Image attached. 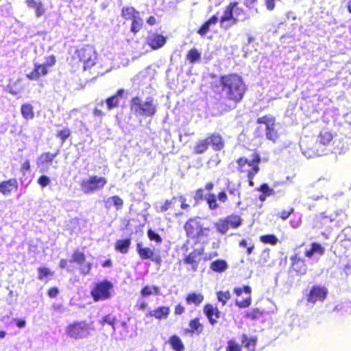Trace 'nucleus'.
<instances>
[{
  "label": "nucleus",
  "instance_id": "nucleus-1",
  "mask_svg": "<svg viewBox=\"0 0 351 351\" xmlns=\"http://www.w3.org/2000/svg\"><path fill=\"white\" fill-rule=\"evenodd\" d=\"M219 84L223 97L236 103L242 99L245 88L240 76L236 74L223 75L220 78Z\"/></svg>",
  "mask_w": 351,
  "mask_h": 351
},
{
  "label": "nucleus",
  "instance_id": "nucleus-2",
  "mask_svg": "<svg viewBox=\"0 0 351 351\" xmlns=\"http://www.w3.org/2000/svg\"><path fill=\"white\" fill-rule=\"evenodd\" d=\"M250 19V16L241 8L238 3H230L224 10L220 19L221 27L225 29L230 28L239 21H245Z\"/></svg>",
  "mask_w": 351,
  "mask_h": 351
},
{
  "label": "nucleus",
  "instance_id": "nucleus-3",
  "mask_svg": "<svg viewBox=\"0 0 351 351\" xmlns=\"http://www.w3.org/2000/svg\"><path fill=\"white\" fill-rule=\"evenodd\" d=\"M157 106L153 98L143 100L139 97H133L130 102L131 112L136 117H152L156 114Z\"/></svg>",
  "mask_w": 351,
  "mask_h": 351
},
{
  "label": "nucleus",
  "instance_id": "nucleus-4",
  "mask_svg": "<svg viewBox=\"0 0 351 351\" xmlns=\"http://www.w3.org/2000/svg\"><path fill=\"white\" fill-rule=\"evenodd\" d=\"M184 230L187 236L193 239L207 237L210 232L208 228L204 227L199 217L189 219L184 225Z\"/></svg>",
  "mask_w": 351,
  "mask_h": 351
},
{
  "label": "nucleus",
  "instance_id": "nucleus-5",
  "mask_svg": "<svg viewBox=\"0 0 351 351\" xmlns=\"http://www.w3.org/2000/svg\"><path fill=\"white\" fill-rule=\"evenodd\" d=\"M65 333L74 339H85L90 335V327L85 322H75L66 326Z\"/></svg>",
  "mask_w": 351,
  "mask_h": 351
},
{
  "label": "nucleus",
  "instance_id": "nucleus-6",
  "mask_svg": "<svg viewBox=\"0 0 351 351\" xmlns=\"http://www.w3.org/2000/svg\"><path fill=\"white\" fill-rule=\"evenodd\" d=\"M106 183L107 180L105 178L92 176L82 180L80 189L85 194H93L95 191L102 189Z\"/></svg>",
  "mask_w": 351,
  "mask_h": 351
},
{
  "label": "nucleus",
  "instance_id": "nucleus-7",
  "mask_svg": "<svg viewBox=\"0 0 351 351\" xmlns=\"http://www.w3.org/2000/svg\"><path fill=\"white\" fill-rule=\"evenodd\" d=\"M260 157L258 154L253 155L251 160L245 158H240L237 160L239 170L243 173H247V178H254V176L258 172Z\"/></svg>",
  "mask_w": 351,
  "mask_h": 351
},
{
  "label": "nucleus",
  "instance_id": "nucleus-8",
  "mask_svg": "<svg viewBox=\"0 0 351 351\" xmlns=\"http://www.w3.org/2000/svg\"><path fill=\"white\" fill-rule=\"evenodd\" d=\"M78 57L84 64V70L90 68L95 64L96 53L93 48L87 45L77 51Z\"/></svg>",
  "mask_w": 351,
  "mask_h": 351
},
{
  "label": "nucleus",
  "instance_id": "nucleus-9",
  "mask_svg": "<svg viewBox=\"0 0 351 351\" xmlns=\"http://www.w3.org/2000/svg\"><path fill=\"white\" fill-rule=\"evenodd\" d=\"M112 289V283L104 281L97 284L91 293L95 301L104 300L110 298V290Z\"/></svg>",
  "mask_w": 351,
  "mask_h": 351
},
{
  "label": "nucleus",
  "instance_id": "nucleus-10",
  "mask_svg": "<svg viewBox=\"0 0 351 351\" xmlns=\"http://www.w3.org/2000/svg\"><path fill=\"white\" fill-rule=\"evenodd\" d=\"M258 123L264 124L266 127V137L275 142L278 138V132L275 130V119L271 115L261 117L257 119Z\"/></svg>",
  "mask_w": 351,
  "mask_h": 351
},
{
  "label": "nucleus",
  "instance_id": "nucleus-11",
  "mask_svg": "<svg viewBox=\"0 0 351 351\" xmlns=\"http://www.w3.org/2000/svg\"><path fill=\"white\" fill-rule=\"evenodd\" d=\"M325 249L319 243H313L311 248L305 250V256L317 262L319 258L324 254Z\"/></svg>",
  "mask_w": 351,
  "mask_h": 351
},
{
  "label": "nucleus",
  "instance_id": "nucleus-12",
  "mask_svg": "<svg viewBox=\"0 0 351 351\" xmlns=\"http://www.w3.org/2000/svg\"><path fill=\"white\" fill-rule=\"evenodd\" d=\"M147 43L152 49H158L166 43V38L157 33H149Z\"/></svg>",
  "mask_w": 351,
  "mask_h": 351
},
{
  "label": "nucleus",
  "instance_id": "nucleus-13",
  "mask_svg": "<svg viewBox=\"0 0 351 351\" xmlns=\"http://www.w3.org/2000/svg\"><path fill=\"white\" fill-rule=\"evenodd\" d=\"M327 294V290L324 287H313L308 296V302L315 304L317 301H323Z\"/></svg>",
  "mask_w": 351,
  "mask_h": 351
},
{
  "label": "nucleus",
  "instance_id": "nucleus-14",
  "mask_svg": "<svg viewBox=\"0 0 351 351\" xmlns=\"http://www.w3.org/2000/svg\"><path fill=\"white\" fill-rule=\"evenodd\" d=\"M34 69L29 73L26 74V77L30 80H38L41 76L47 75L48 70L47 66L43 65L38 62L34 63Z\"/></svg>",
  "mask_w": 351,
  "mask_h": 351
},
{
  "label": "nucleus",
  "instance_id": "nucleus-15",
  "mask_svg": "<svg viewBox=\"0 0 351 351\" xmlns=\"http://www.w3.org/2000/svg\"><path fill=\"white\" fill-rule=\"evenodd\" d=\"M203 253V249H195L187 255L184 259L186 264L191 265L193 271L197 268L198 263L200 261L201 256Z\"/></svg>",
  "mask_w": 351,
  "mask_h": 351
},
{
  "label": "nucleus",
  "instance_id": "nucleus-16",
  "mask_svg": "<svg viewBox=\"0 0 351 351\" xmlns=\"http://www.w3.org/2000/svg\"><path fill=\"white\" fill-rule=\"evenodd\" d=\"M234 293L239 296L241 295L243 292H245L248 295V297L242 301H236V304L241 308H246L249 306L251 304V288L249 286H244L243 288L241 287H236L234 289Z\"/></svg>",
  "mask_w": 351,
  "mask_h": 351
},
{
  "label": "nucleus",
  "instance_id": "nucleus-17",
  "mask_svg": "<svg viewBox=\"0 0 351 351\" xmlns=\"http://www.w3.org/2000/svg\"><path fill=\"white\" fill-rule=\"evenodd\" d=\"M292 267L300 275H304L307 271L306 265L304 259L301 258L298 254H295L291 257Z\"/></svg>",
  "mask_w": 351,
  "mask_h": 351
},
{
  "label": "nucleus",
  "instance_id": "nucleus-18",
  "mask_svg": "<svg viewBox=\"0 0 351 351\" xmlns=\"http://www.w3.org/2000/svg\"><path fill=\"white\" fill-rule=\"evenodd\" d=\"M18 189V182L15 178H12L0 183V193L8 196L14 191Z\"/></svg>",
  "mask_w": 351,
  "mask_h": 351
},
{
  "label": "nucleus",
  "instance_id": "nucleus-19",
  "mask_svg": "<svg viewBox=\"0 0 351 351\" xmlns=\"http://www.w3.org/2000/svg\"><path fill=\"white\" fill-rule=\"evenodd\" d=\"M204 312L209 319L210 323L214 325L217 323V319L220 317V311L217 307H214L212 304H208L204 306Z\"/></svg>",
  "mask_w": 351,
  "mask_h": 351
},
{
  "label": "nucleus",
  "instance_id": "nucleus-20",
  "mask_svg": "<svg viewBox=\"0 0 351 351\" xmlns=\"http://www.w3.org/2000/svg\"><path fill=\"white\" fill-rule=\"evenodd\" d=\"M209 141V144L212 145V147L215 151H219L224 147V142L222 137L219 134H212L207 137Z\"/></svg>",
  "mask_w": 351,
  "mask_h": 351
},
{
  "label": "nucleus",
  "instance_id": "nucleus-21",
  "mask_svg": "<svg viewBox=\"0 0 351 351\" xmlns=\"http://www.w3.org/2000/svg\"><path fill=\"white\" fill-rule=\"evenodd\" d=\"M136 250L142 259H152L153 261H157V259L153 258L154 251L149 247H143L142 243H137Z\"/></svg>",
  "mask_w": 351,
  "mask_h": 351
},
{
  "label": "nucleus",
  "instance_id": "nucleus-22",
  "mask_svg": "<svg viewBox=\"0 0 351 351\" xmlns=\"http://www.w3.org/2000/svg\"><path fill=\"white\" fill-rule=\"evenodd\" d=\"M169 313V308L166 306L158 307L157 309L154 311H150L149 312V315L151 317H154L156 319H163L166 318Z\"/></svg>",
  "mask_w": 351,
  "mask_h": 351
},
{
  "label": "nucleus",
  "instance_id": "nucleus-23",
  "mask_svg": "<svg viewBox=\"0 0 351 351\" xmlns=\"http://www.w3.org/2000/svg\"><path fill=\"white\" fill-rule=\"evenodd\" d=\"M160 288L154 285H146L141 291L142 298L148 297L152 295H159Z\"/></svg>",
  "mask_w": 351,
  "mask_h": 351
},
{
  "label": "nucleus",
  "instance_id": "nucleus-24",
  "mask_svg": "<svg viewBox=\"0 0 351 351\" xmlns=\"http://www.w3.org/2000/svg\"><path fill=\"white\" fill-rule=\"evenodd\" d=\"M208 141H209L207 138L205 139L199 140L194 147L193 152L196 154H201L204 153L208 149V145H210Z\"/></svg>",
  "mask_w": 351,
  "mask_h": 351
},
{
  "label": "nucleus",
  "instance_id": "nucleus-25",
  "mask_svg": "<svg viewBox=\"0 0 351 351\" xmlns=\"http://www.w3.org/2000/svg\"><path fill=\"white\" fill-rule=\"evenodd\" d=\"M219 19L217 16H213L208 21H206L198 30V34L201 36H204L210 29V27L213 25H215L218 22Z\"/></svg>",
  "mask_w": 351,
  "mask_h": 351
},
{
  "label": "nucleus",
  "instance_id": "nucleus-26",
  "mask_svg": "<svg viewBox=\"0 0 351 351\" xmlns=\"http://www.w3.org/2000/svg\"><path fill=\"white\" fill-rule=\"evenodd\" d=\"M58 153L51 154L49 152L44 153L40 155L37 160V165L38 167L44 165L45 164L50 163L56 157Z\"/></svg>",
  "mask_w": 351,
  "mask_h": 351
},
{
  "label": "nucleus",
  "instance_id": "nucleus-27",
  "mask_svg": "<svg viewBox=\"0 0 351 351\" xmlns=\"http://www.w3.org/2000/svg\"><path fill=\"white\" fill-rule=\"evenodd\" d=\"M210 268L216 272H223L227 269L228 264L223 260H217L211 263Z\"/></svg>",
  "mask_w": 351,
  "mask_h": 351
},
{
  "label": "nucleus",
  "instance_id": "nucleus-28",
  "mask_svg": "<svg viewBox=\"0 0 351 351\" xmlns=\"http://www.w3.org/2000/svg\"><path fill=\"white\" fill-rule=\"evenodd\" d=\"M177 202V198L173 197L169 200H166L163 204L156 206V208L158 212H165L169 208H174Z\"/></svg>",
  "mask_w": 351,
  "mask_h": 351
},
{
  "label": "nucleus",
  "instance_id": "nucleus-29",
  "mask_svg": "<svg viewBox=\"0 0 351 351\" xmlns=\"http://www.w3.org/2000/svg\"><path fill=\"white\" fill-rule=\"evenodd\" d=\"M130 245V239L118 240L115 243V250L123 254H125L128 252Z\"/></svg>",
  "mask_w": 351,
  "mask_h": 351
},
{
  "label": "nucleus",
  "instance_id": "nucleus-30",
  "mask_svg": "<svg viewBox=\"0 0 351 351\" xmlns=\"http://www.w3.org/2000/svg\"><path fill=\"white\" fill-rule=\"evenodd\" d=\"M21 114L25 119H32L34 117L33 107L29 104H25L21 106Z\"/></svg>",
  "mask_w": 351,
  "mask_h": 351
},
{
  "label": "nucleus",
  "instance_id": "nucleus-31",
  "mask_svg": "<svg viewBox=\"0 0 351 351\" xmlns=\"http://www.w3.org/2000/svg\"><path fill=\"white\" fill-rule=\"evenodd\" d=\"M117 322L116 317L112 314L107 315L103 317L99 321L101 326H104L105 324H108L112 326L113 332H115V323Z\"/></svg>",
  "mask_w": 351,
  "mask_h": 351
},
{
  "label": "nucleus",
  "instance_id": "nucleus-32",
  "mask_svg": "<svg viewBox=\"0 0 351 351\" xmlns=\"http://www.w3.org/2000/svg\"><path fill=\"white\" fill-rule=\"evenodd\" d=\"M230 228H237L241 224V219L238 215H230L224 219Z\"/></svg>",
  "mask_w": 351,
  "mask_h": 351
},
{
  "label": "nucleus",
  "instance_id": "nucleus-33",
  "mask_svg": "<svg viewBox=\"0 0 351 351\" xmlns=\"http://www.w3.org/2000/svg\"><path fill=\"white\" fill-rule=\"evenodd\" d=\"M132 23L131 26V32L134 34L138 32L143 25V21L140 16V14H137L132 19Z\"/></svg>",
  "mask_w": 351,
  "mask_h": 351
},
{
  "label": "nucleus",
  "instance_id": "nucleus-34",
  "mask_svg": "<svg viewBox=\"0 0 351 351\" xmlns=\"http://www.w3.org/2000/svg\"><path fill=\"white\" fill-rule=\"evenodd\" d=\"M189 331L197 335L200 334L203 330V325L200 324L199 319L195 318L189 322Z\"/></svg>",
  "mask_w": 351,
  "mask_h": 351
},
{
  "label": "nucleus",
  "instance_id": "nucleus-35",
  "mask_svg": "<svg viewBox=\"0 0 351 351\" xmlns=\"http://www.w3.org/2000/svg\"><path fill=\"white\" fill-rule=\"evenodd\" d=\"M332 139V134L326 130L322 131L318 137V141H319V144H322L323 145H328L331 141Z\"/></svg>",
  "mask_w": 351,
  "mask_h": 351
},
{
  "label": "nucleus",
  "instance_id": "nucleus-36",
  "mask_svg": "<svg viewBox=\"0 0 351 351\" xmlns=\"http://www.w3.org/2000/svg\"><path fill=\"white\" fill-rule=\"evenodd\" d=\"M139 14V12L136 10L132 7H125L122 9V16L126 20L132 19L134 16Z\"/></svg>",
  "mask_w": 351,
  "mask_h": 351
},
{
  "label": "nucleus",
  "instance_id": "nucleus-37",
  "mask_svg": "<svg viewBox=\"0 0 351 351\" xmlns=\"http://www.w3.org/2000/svg\"><path fill=\"white\" fill-rule=\"evenodd\" d=\"M106 204V205H108V206L112 205V206H115L117 210H119L122 208L123 204V201L119 196L114 195L111 197H109L107 199Z\"/></svg>",
  "mask_w": 351,
  "mask_h": 351
},
{
  "label": "nucleus",
  "instance_id": "nucleus-38",
  "mask_svg": "<svg viewBox=\"0 0 351 351\" xmlns=\"http://www.w3.org/2000/svg\"><path fill=\"white\" fill-rule=\"evenodd\" d=\"M204 300V296L200 293H190L186 298V302L188 304H199Z\"/></svg>",
  "mask_w": 351,
  "mask_h": 351
},
{
  "label": "nucleus",
  "instance_id": "nucleus-39",
  "mask_svg": "<svg viewBox=\"0 0 351 351\" xmlns=\"http://www.w3.org/2000/svg\"><path fill=\"white\" fill-rule=\"evenodd\" d=\"M170 343L173 349L176 351H183L184 349V346L181 339L177 336H173L170 339Z\"/></svg>",
  "mask_w": 351,
  "mask_h": 351
},
{
  "label": "nucleus",
  "instance_id": "nucleus-40",
  "mask_svg": "<svg viewBox=\"0 0 351 351\" xmlns=\"http://www.w3.org/2000/svg\"><path fill=\"white\" fill-rule=\"evenodd\" d=\"M242 344L249 351H254L256 342L253 339H248L245 335L242 336L241 339Z\"/></svg>",
  "mask_w": 351,
  "mask_h": 351
},
{
  "label": "nucleus",
  "instance_id": "nucleus-41",
  "mask_svg": "<svg viewBox=\"0 0 351 351\" xmlns=\"http://www.w3.org/2000/svg\"><path fill=\"white\" fill-rule=\"evenodd\" d=\"M205 199L211 210H215L219 207V204L217 202V198L215 194L209 193L205 197Z\"/></svg>",
  "mask_w": 351,
  "mask_h": 351
},
{
  "label": "nucleus",
  "instance_id": "nucleus-42",
  "mask_svg": "<svg viewBox=\"0 0 351 351\" xmlns=\"http://www.w3.org/2000/svg\"><path fill=\"white\" fill-rule=\"evenodd\" d=\"M215 226L216 227L217 231L221 234H226L230 229L227 222L224 219H219L217 223H215Z\"/></svg>",
  "mask_w": 351,
  "mask_h": 351
},
{
  "label": "nucleus",
  "instance_id": "nucleus-43",
  "mask_svg": "<svg viewBox=\"0 0 351 351\" xmlns=\"http://www.w3.org/2000/svg\"><path fill=\"white\" fill-rule=\"evenodd\" d=\"M86 258L84 254L82 252L79 251H75L71 256V259L69 261L70 262H75L78 265L84 263L85 262Z\"/></svg>",
  "mask_w": 351,
  "mask_h": 351
},
{
  "label": "nucleus",
  "instance_id": "nucleus-44",
  "mask_svg": "<svg viewBox=\"0 0 351 351\" xmlns=\"http://www.w3.org/2000/svg\"><path fill=\"white\" fill-rule=\"evenodd\" d=\"M200 53L196 49H193L189 51L186 58L191 63H194L200 59Z\"/></svg>",
  "mask_w": 351,
  "mask_h": 351
},
{
  "label": "nucleus",
  "instance_id": "nucleus-45",
  "mask_svg": "<svg viewBox=\"0 0 351 351\" xmlns=\"http://www.w3.org/2000/svg\"><path fill=\"white\" fill-rule=\"evenodd\" d=\"M217 299L219 302L222 303L223 305H225L227 301L230 298L231 294L230 291H219L217 293Z\"/></svg>",
  "mask_w": 351,
  "mask_h": 351
},
{
  "label": "nucleus",
  "instance_id": "nucleus-46",
  "mask_svg": "<svg viewBox=\"0 0 351 351\" xmlns=\"http://www.w3.org/2000/svg\"><path fill=\"white\" fill-rule=\"evenodd\" d=\"M38 278L41 280L53 275V272L49 269L46 267H40L38 268Z\"/></svg>",
  "mask_w": 351,
  "mask_h": 351
},
{
  "label": "nucleus",
  "instance_id": "nucleus-47",
  "mask_svg": "<svg viewBox=\"0 0 351 351\" xmlns=\"http://www.w3.org/2000/svg\"><path fill=\"white\" fill-rule=\"evenodd\" d=\"M260 239L263 243H270L271 245H276L278 241V239L272 234L261 236Z\"/></svg>",
  "mask_w": 351,
  "mask_h": 351
},
{
  "label": "nucleus",
  "instance_id": "nucleus-48",
  "mask_svg": "<svg viewBox=\"0 0 351 351\" xmlns=\"http://www.w3.org/2000/svg\"><path fill=\"white\" fill-rule=\"evenodd\" d=\"M241 347L234 340H230L228 342L226 351H241Z\"/></svg>",
  "mask_w": 351,
  "mask_h": 351
},
{
  "label": "nucleus",
  "instance_id": "nucleus-49",
  "mask_svg": "<svg viewBox=\"0 0 351 351\" xmlns=\"http://www.w3.org/2000/svg\"><path fill=\"white\" fill-rule=\"evenodd\" d=\"M259 191L265 194L267 197L274 195L275 194V191L273 189L270 188L267 184H263L261 186Z\"/></svg>",
  "mask_w": 351,
  "mask_h": 351
},
{
  "label": "nucleus",
  "instance_id": "nucleus-50",
  "mask_svg": "<svg viewBox=\"0 0 351 351\" xmlns=\"http://www.w3.org/2000/svg\"><path fill=\"white\" fill-rule=\"evenodd\" d=\"M106 102L108 110H111L112 108L116 107L119 104V99L117 95H114L108 98Z\"/></svg>",
  "mask_w": 351,
  "mask_h": 351
},
{
  "label": "nucleus",
  "instance_id": "nucleus-51",
  "mask_svg": "<svg viewBox=\"0 0 351 351\" xmlns=\"http://www.w3.org/2000/svg\"><path fill=\"white\" fill-rule=\"evenodd\" d=\"M70 135V130L69 128H64L62 130L58 132L57 137L61 139L62 143H64Z\"/></svg>",
  "mask_w": 351,
  "mask_h": 351
},
{
  "label": "nucleus",
  "instance_id": "nucleus-52",
  "mask_svg": "<svg viewBox=\"0 0 351 351\" xmlns=\"http://www.w3.org/2000/svg\"><path fill=\"white\" fill-rule=\"evenodd\" d=\"M147 236L151 241H154L158 243H160L162 242V239L160 235L152 230H148Z\"/></svg>",
  "mask_w": 351,
  "mask_h": 351
},
{
  "label": "nucleus",
  "instance_id": "nucleus-53",
  "mask_svg": "<svg viewBox=\"0 0 351 351\" xmlns=\"http://www.w3.org/2000/svg\"><path fill=\"white\" fill-rule=\"evenodd\" d=\"M228 192L234 196L240 197V192L239 191V186H236L234 185L231 186L230 184L227 186Z\"/></svg>",
  "mask_w": 351,
  "mask_h": 351
},
{
  "label": "nucleus",
  "instance_id": "nucleus-54",
  "mask_svg": "<svg viewBox=\"0 0 351 351\" xmlns=\"http://www.w3.org/2000/svg\"><path fill=\"white\" fill-rule=\"evenodd\" d=\"M51 182L50 178L47 176H41L38 180V183L42 186V187H46L48 186Z\"/></svg>",
  "mask_w": 351,
  "mask_h": 351
},
{
  "label": "nucleus",
  "instance_id": "nucleus-55",
  "mask_svg": "<svg viewBox=\"0 0 351 351\" xmlns=\"http://www.w3.org/2000/svg\"><path fill=\"white\" fill-rule=\"evenodd\" d=\"M81 273L83 274H87L89 273L91 269V264L90 263H86L79 265Z\"/></svg>",
  "mask_w": 351,
  "mask_h": 351
},
{
  "label": "nucleus",
  "instance_id": "nucleus-56",
  "mask_svg": "<svg viewBox=\"0 0 351 351\" xmlns=\"http://www.w3.org/2000/svg\"><path fill=\"white\" fill-rule=\"evenodd\" d=\"M56 57L53 55L48 56L46 58V60L45 63L43 64V65L47 66V70L49 67L53 66L56 64Z\"/></svg>",
  "mask_w": 351,
  "mask_h": 351
},
{
  "label": "nucleus",
  "instance_id": "nucleus-57",
  "mask_svg": "<svg viewBox=\"0 0 351 351\" xmlns=\"http://www.w3.org/2000/svg\"><path fill=\"white\" fill-rule=\"evenodd\" d=\"M177 198V202L180 203V207L183 210H187L190 206L186 203V199L183 195H180L178 197H176Z\"/></svg>",
  "mask_w": 351,
  "mask_h": 351
},
{
  "label": "nucleus",
  "instance_id": "nucleus-58",
  "mask_svg": "<svg viewBox=\"0 0 351 351\" xmlns=\"http://www.w3.org/2000/svg\"><path fill=\"white\" fill-rule=\"evenodd\" d=\"M35 14L37 17H40L45 13V8L41 3H38L37 7L35 8Z\"/></svg>",
  "mask_w": 351,
  "mask_h": 351
},
{
  "label": "nucleus",
  "instance_id": "nucleus-59",
  "mask_svg": "<svg viewBox=\"0 0 351 351\" xmlns=\"http://www.w3.org/2000/svg\"><path fill=\"white\" fill-rule=\"evenodd\" d=\"M293 210V208H291L290 210H283L281 213H280L278 215L281 219L285 220L289 217Z\"/></svg>",
  "mask_w": 351,
  "mask_h": 351
},
{
  "label": "nucleus",
  "instance_id": "nucleus-60",
  "mask_svg": "<svg viewBox=\"0 0 351 351\" xmlns=\"http://www.w3.org/2000/svg\"><path fill=\"white\" fill-rule=\"evenodd\" d=\"M204 198H205V197H204V191H203V189H198L196 191V193H195L194 199L196 201H198L199 199H203Z\"/></svg>",
  "mask_w": 351,
  "mask_h": 351
},
{
  "label": "nucleus",
  "instance_id": "nucleus-61",
  "mask_svg": "<svg viewBox=\"0 0 351 351\" xmlns=\"http://www.w3.org/2000/svg\"><path fill=\"white\" fill-rule=\"evenodd\" d=\"M217 197H218V199L220 202H223V203L226 202L227 201V199H228L227 195H226V193L224 191L220 192L218 194Z\"/></svg>",
  "mask_w": 351,
  "mask_h": 351
},
{
  "label": "nucleus",
  "instance_id": "nucleus-62",
  "mask_svg": "<svg viewBox=\"0 0 351 351\" xmlns=\"http://www.w3.org/2000/svg\"><path fill=\"white\" fill-rule=\"evenodd\" d=\"M137 306L139 310H144L147 308V303L143 300H139L137 303Z\"/></svg>",
  "mask_w": 351,
  "mask_h": 351
},
{
  "label": "nucleus",
  "instance_id": "nucleus-63",
  "mask_svg": "<svg viewBox=\"0 0 351 351\" xmlns=\"http://www.w3.org/2000/svg\"><path fill=\"white\" fill-rule=\"evenodd\" d=\"M25 2H26L27 5L29 8H34V9L36 8V7H37V5L38 3L36 1H35L34 0H27Z\"/></svg>",
  "mask_w": 351,
  "mask_h": 351
},
{
  "label": "nucleus",
  "instance_id": "nucleus-64",
  "mask_svg": "<svg viewBox=\"0 0 351 351\" xmlns=\"http://www.w3.org/2000/svg\"><path fill=\"white\" fill-rule=\"evenodd\" d=\"M184 311V308L180 304L177 305L175 308V313L176 315H181Z\"/></svg>",
  "mask_w": 351,
  "mask_h": 351
}]
</instances>
